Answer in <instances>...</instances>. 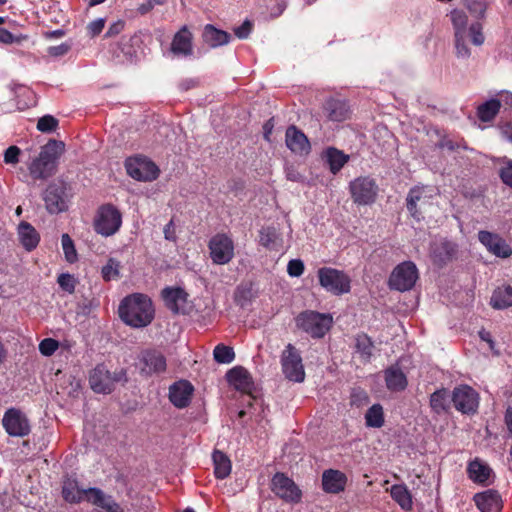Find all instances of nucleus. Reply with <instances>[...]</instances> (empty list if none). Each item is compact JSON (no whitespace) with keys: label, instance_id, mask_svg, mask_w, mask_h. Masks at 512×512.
Wrapping results in <instances>:
<instances>
[{"label":"nucleus","instance_id":"nucleus-1","mask_svg":"<svg viewBox=\"0 0 512 512\" xmlns=\"http://www.w3.org/2000/svg\"><path fill=\"white\" fill-rule=\"evenodd\" d=\"M451 22L454 29V43L456 56L458 58L467 59L471 55L467 40L475 46H481L485 42L483 26L480 22H473L468 25V17L462 10H453L450 14Z\"/></svg>","mask_w":512,"mask_h":512},{"label":"nucleus","instance_id":"nucleus-2","mask_svg":"<svg viewBox=\"0 0 512 512\" xmlns=\"http://www.w3.org/2000/svg\"><path fill=\"white\" fill-rule=\"evenodd\" d=\"M119 315L125 324L133 328L146 327L154 319L152 301L142 293L129 295L121 301Z\"/></svg>","mask_w":512,"mask_h":512},{"label":"nucleus","instance_id":"nucleus-3","mask_svg":"<svg viewBox=\"0 0 512 512\" xmlns=\"http://www.w3.org/2000/svg\"><path fill=\"white\" fill-rule=\"evenodd\" d=\"M64 143L49 140L42 148L39 156L29 165V172L34 179H47L54 175L58 159L64 152Z\"/></svg>","mask_w":512,"mask_h":512},{"label":"nucleus","instance_id":"nucleus-4","mask_svg":"<svg viewBox=\"0 0 512 512\" xmlns=\"http://www.w3.org/2000/svg\"><path fill=\"white\" fill-rule=\"evenodd\" d=\"M317 276L320 286L332 295L341 296L351 290V278L342 270L322 267L318 269Z\"/></svg>","mask_w":512,"mask_h":512},{"label":"nucleus","instance_id":"nucleus-5","mask_svg":"<svg viewBox=\"0 0 512 512\" xmlns=\"http://www.w3.org/2000/svg\"><path fill=\"white\" fill-rule=\"evenodd\" d=\"M296 326L313 338H322L331 328L333 319L330 314L315 311L300 313L296 319Z\"/></svg>","mask_w":512,"mask_h":512},{"label":"nucleus","instance_id":"nucleus-6","mask_svg":"<svg viewBox=\"0 0 512 512\" xmlns=\"http://www.w3.org/2000/svg\"><path fill=\"white\" fill-rule=\"evenodd\" d=\"M126 381V372L123 369L110 372L103 364L97 365L89 375V384L95 393L109 394L114 390L115 384Z\"/></svg>","mask_w":512,"mask_h":512},{"label":"nucleus","instance_id":"nucleus-7","mask_svg":"<svg viewBox=\"0 0 512 512\" xmlns=\"http://www.w3.org/2000/svg\"><path fill=\"white\" fill-rule=\"evenodd\" d=\"M349 191L355 204L371 205L377 198L379 187L374 178L360 176L349 183Z\"/></svg>","mask_w":512,"mask_h":512},{"label":"nucleus","instance_id":"nucleus-8","mask_svg":"<svg viewBox=\"0 0 512 512\" xmlns=\"http://www.w3.org/2000/svg\"><path fill=\"white\" fill-rule=\"evenodd\" d=\"M418 277V269L415 263L404 261L393 269L388 284L392 290L405 292L414 287Z\"/></svg>","mask_w":512,"mask_h":512},{"label":"nucleus","instance_id":"nucleus-9","mask_svg":"<svg viewBox=\"0 0 512 512\" xmlns=\"http://www.w3.org/2000/svg\"><path fill=\"white\" fill-rule=\"evenodd\" d=\"M281 367L284 376L293 382L301 383L305 379L302 357L298 349L288 344L281 354Z\"/></svg>","mask_w":512,"mask_h":512},{"label":"nucleus","instance_id":"nucleus-10","mask_svg":"<svg viewBox=\"0 0 512 512\" xmlns=\"http://www.w3.org/2000/svg\"><path fill=\"white\" fill-rule=\"evenodd\" d=\"M209 254L216 265H226L235 256V246L232 238L225 233H217L208 242Z\"/></svg>","mask_w":512,"mask_h":512},{"label":"nucleus","instance_id":"nucleus-11","mask_svg":"<svg viewBox=\"0 0 512 512\" xmlns=\"http://www.w3.org/2000/svg\"><path fill=\"white\" fill-rule=\"evenodd\" d=\"M122 224V216L119 210L111 204L99 208L94 223L95 231L102 236L114 235Z\"/></svg>","mask_w":512,"mask_h":512},{"label":"nucleus","instance_id":"nucleus-12","mask_svg":"<svg viewBox=\"0 0 512 512\" xmlns=\"http://www.w3.org/2000/svg\"><path fill=\"white\" fill-rule=\"evenodd\" d=\"M437 189L429 185H416L412 187L406 197V207L410 215L419 221L422 218L421 208L429 204L436 195Z\"/></svg>","mask_w":512,"mask_h":512},{"label":"nucleus","instance_id":"nucleus-13","mask_svg":"<svg viewBox=\"0 0 512 512\" xmlns=\"http://www.w3.org/2000/svg\"><path fill=\"white\" fill-rule=\"evenodd\" d=\"M451 401L463 414H474L479 407V394L468 385H459L452 391Z\"/></svg>","mask_w":512,"mask_h":512},{"label":"nucleus","instance_id":"nucleus-14","mask_svg":"<svg viewBox=\"0 0 512 512\" xmlns=\"http://www.w3.org/2000/svg\"><path fill=\"white\" fill-rule=\"evenodd\" d=\"M125 168L128 175L138 181H153L159 175V168L156 164L144 157L128 158Z\"/></svg>","mask_w":512,"mask_h":512},{"label":"nucleus","instance_id":"nucleus-15","mask_svg":"<svg viewBox=\"0 0 512 512\" xmlns=\"http://www.w3.org/2000/svg\"><path fill=\"white\" fill-rule=\"evenodd\" d=\"M2 425L7 434L12 437H25L31 431L27 416L17 408H9L5 411Z\"/></svg>","mask_w":512,"mask_h":512},{"label":"nucleus","instance_id":"nucleus-16","mask_svg":"<svg viewBox=\"0 0 512 512\" xmlns=\"http://www.w3.org/2000/svg\"><path fill=\"white\" fill-rule=\"evenodd\" d=\"M271 490L286 502L297 503L301 499V491L292 479L283 473H276L271 481Z\"/></svg>","mask_w":512,"mask_h":512},{"label":"nucleus","instance_id":"nucleus-17","mask_svg":"<svg viewBox=\"0 0 512 512\" xmlns=\"http://www.w3.org/2000/svg\"><path fill=\"white\" fill-rule=\"evenodd\" d=\"M478 240L489 253L496 257L506 259L512 255L510 245L497 233L481 230L478 232Z\"/></svg>","mask_w":512,"mask_h":512},{"label":"nucleus","instance_id":"nucleus-18","mask_svg":"<svg viewBox=\"0 0 512 512\" xmlns=\"http://www.w3.org/2000/svg\"><path fill=\"white\" fill-rule=\"evenodd\" d=\"M166 358L156 350H145L139 356V367L141 374L151 376L166 370Z\"/></svg>","mask_w":512,"mask_h":512},{"label":"nucleus","instance_id":"nucleus-19","mask_svg":"<svg viewBox=\"0 0 512 512\" xmlns=\"http://www.w3.org/2000/svg\"><path fill=\"white\" fill-rule=\"evenodd\" d=\"M65 191L62 185L52 183L44 191L43 200L49 213L55 214L66 210Z\"/></svg>","mask_w":512,"mask_h":512},{"label":"nucleus","instance_id":"nucleus-20","mask_svg":"<svg viewBox=\"0 0 512 512\" xmlns=\"http://www.w3.org/2000/svg\"><path fill=\"white\" fill-rule=\"evenodd\" d=\"M467 474L472 482L483 486L490 485L494 478L491 467L479 458H475L468 463Z\"/></svg>","mask_w":512,"mask_h":512},{"label":"nucleus","instance_id":"nucleus-21","mask_svg":"<svg viewBox=\"0 0 512 512\" xmlns=\"http://www.w3.org/2000/svg\"><path fill=\"white\" fill-rule=\"evenodd\" d=\"M457 246L447 239L435 240L430 245V256L436 265L443 266L452 260Z\"/></svg>","mask_w":512,"mask_h":512},{"label":"nucleus","instance_id":"nucleus-22","mask_svg":"<svg viewBox=\"0 0 512 512\" xmlns=\"http://www.w3.org/2000/svg\"><path fill=\"white\" fill-rule=\"evenodd\" d=\"M166 307L173 313H185L188 294L180 287H165L161 292Z\"/></svg>","mask_w":512,"mask_h":512},{"label":"nucleus","instance_id":"nucleus-23","mask_svg":"<svg viewBox=\"0 0 512 512\" xmlns=\"http://www.w3.org/2000/svg\"><path fill=\"white\" fill-rule=\"evenodd\" d=\"M285 142L293 153L303 155L310 152L311 146L307 136L294 125L287 128Z\"/></svg>","mask_w":512,"mask_h":512},{"label":"nucleus","instance_id":"nucleus-24","mask_svg":"<svg viewBox=\"0 0 512 512\" xmlns=\"http://www.w3.org/2000/svg\"><path fill=\"white\" fill-rule=\"evenodd\" d=\"M96 487L83 488L76 479L67 478L63 482L62 496L69 503H79L83 500L89 502L90 492Z\"/></svg>","mask_w":512,"mask_h":512},{"label":"nucleus","instance_id":"nucleus-25","mask_svg":"<svg viewBox=\"0 0 512 512\" xmlns=\"http://www.w3.org/2000/svg\"><path fill=\"white\" fill-rule=\"evenodd\" d=\"M89 503L95 506L91 512H123L122 507L111 495L105 494L101 489H92Z\"/></svg>","mask_w":512,"mask_h":512},{"label":"nucleus","instance_id":"nucleus-26","mask_svg":"<svg viewBox=\"0 0 512 512\" xmlns=\"http://www.w3.org/2000/svg\"><path fill=\"white\" fill-rule=\"evenodd\" d=\"M474 502L481 512H500L502 509L501 496L494 489L475 494Z\"/></svg>","mask_w":512,"mask_h":512},{"label":"nucleus","instance_id":"nucleus-27","mask_svg":"<svg viewBox=\"0 0 512 512\" xmlns=\"http://www.w3.org/2000/svg\"><path fill=\"white\" fill-rule=\"evenodd\" d=\"M193 390V386L188 381H178L171 385L169 399L175 407L184 408L190 403Z\"/></svg>","mask_w":512,"mask_h":512},{"label":"nucleus","instance_id":"nucleus-28","mask_svg":"<svg viewBox=\"0 0 512 512\" xmlns=\"http://www.w3.org/2000/svg\"><path fill=\"white\" fill-rule=\"evenodd\" d=\"M347 482L346 475L334 469L325 470L322 474L323 490L328 493H339L345 489Z\"/></svg>","mask_w":512,"mask_h":512},{"label":"nucleus","instance_id":"nucleus-29","mask_svg":"<svg viewBox=\"0 0 512 512\" xmlns=\"http://www.w3.org/2000/svg\"><path fill=\"white\" fill-rule=\"evenodd\" d=\"M171 51L176 55L190 56L192 54V35L186 27L180 29L174 36Z\"/></svg>","mask_w":512,"mask_h":512},{"label":"nucleus","instance_id":"nucleus-30","mask_svg":"<svg viewBox=\"0 0 512 512\" xmlns=\"http://www.w3.org/2000/svg\"><path fill=\"white\" fill-rule=\"evenodd\" d=\"M228 382L237 390L246 392L251 389L252 381L249 372L241 367L236 366L230 369L226 374Z\"/></svg>","mask_w":512,"mask_h":512},{"label":"nucleus","instance_id":"nucleus-31","mask_svg":"<svg viewBox=\"0 0 512 512\" xmlns=\"http://www.w3.org/2000/svg\"><path fill=\"white\" fill-rule=\"evenodd\" d=\"M385 382L387 389L393 392L403 391L408 385L406 375L397 366H391L385 370Z\"/></svg>","mask_w":512,"mask_h":512},{"label":"nucleus","instance_id":"nucleus-32","mask_svg":"<svg viewBox=\"0 0 512 512\" xmlns=\"http://www.w3.org/2000/svg\"><path fill=\"white\" fill-rule=\"evenodd\" d=\"M323 111L325 116L335 122L344 121L349 114L348 107L344 101L329 99L324 103Z\"/></svg>","mask_w":512,"mask_h":512},{"label":"nucleus","instance_id":"nucleus-33","mask_svg":"<svg viewBox=\"0 0 512 512\" xmlns=\"http://www.w3.org/2000/svg\"><path fill=\"white\" fill-rule=\"evenodd\" d=\"M322 157L329 166L330 172L334 175L349 161V155L334 147L327 148Z\"/></svg>","mask_w":512,"mask_h":512},{"label":"nucleus","instance_id":"nucleus-34","mask_svg":"<svg viewBox=\"0 0 512 512\" xmlns=\"http://www.w3.org/2000/svg\"><path fill=\"white\" fill-rule=\"evenodd\" d=\"M18 236L20 243L27 251L37 247L40 237L36 229L28 222H21L18 226Z\"/></svg>","mask_w":512,"mask_h":512},{"label":"nucleus","instance_id":"nucleus-35","mask_svg":"<svg viewBox=\"0 0 512 512\" xmlns=\"http://www.w3.org/2000/svg\"><path fill=\"white\" fill-rule=\"evenodd\" d=\"M231 35L223 30L215 28L213 25H206L203 31L204 42L212 48L227 44Z\"/></svg>","mask_w":512,"mask_h":512},{"label":"nucleus","instance_id":"nucleus-36","mask_svg":"<svg viewBox=\"0 0 512 512\" xmlns=\"http://www.w3.org/2000/svg\"><path fill=\"white\" fill-rule=\"evenodd\" d=\"M491 305L495 309H506L512 306V286L505 285L494 290Z\"/></svg>","mask_w":512,"mask_h":512},{"label":"nucleus","instance_id":"nucleus-37","mask_svg":"<svg viewBox=\"0 0 512 512\" xmlns=\"http://www.w3.org/2000/svg\"><path fill=\"white\" fill-rule=\"evenodd\" d=\"M216 478L225 479L231 473V461L222 451L215 450L212 454Z\"/></svg>","mask_w":512,"mask_h":512},{"label":"nucleus","instance_id":"nucleus-38","mask_svg":"<svg viewBox=\"0 0 512 512\" xmlns=\"http://www.w3.org/2000/svg\"><path fill=\"white\" fill-rule=\"evenodd\" d=\"M450 400L451 396L447 389H438L430 396V407L437 414L444 413L450 407Z\"/></svg>","mask_w":512,"mask_h":512},{"label":"nucleus","instance_id":"nucleus-39","mask_svg":"<svg viewBox=\"0 0 512 512\" xmlns=\"http://www.w3.org/2000/svg\"><path fill=\"white\" fill-rule=\"evenodd\" d=\"M390 495L402 509L410 510L412 508V497L406 485L395 484L391 486Z\"/></svg>","mask_w":512,"mask_h":512},{"label":"nucleus","instance_id":"nucleus-40","mask_svg":"<svg viewBox=\"0 0 512 512\" xmlns=\"http://www.w3.org/2000/svg\"><path fill=\"white\" fill-rule=\"evenodd\" d=\"M356 352L364 362H369L374 350V344L371 338L366 334H358L355 337Z\"/></svg>","mask_w":512,"mask_h":512},{"label":"nucleus","instance_id":"nucleus-41","mask_svg":"<svg viewBox=\"0 0 512 512\" xmlns=\"http://www.w3.org/2000/svg\"><path fill=\"white\" fill-rule=\"evenodd\" d=\"M365 425L369 428H381L384 425V411L381 404H373L365 413Z\"/></svg>","mask_w":512,"mask_h":512},{"label":"nucleus","instance_id":"nucleus-42","mask_svg":"<svg viewBox=\"0 0 512 512\" xmlns=\"http://www.w3.org/2000/svg\"><path fill=\"white\" fill-rule=\"evenodd\" d=\"M501 107V101L490 99L477 108V116L482 122H489L494 119Z\"/></svg>","mask_w":512,"mask_h":512},{"label":"nucleus","instance_id":"nucleus-43","mask_svg":"<svg viewBox=\"0 0 512 512\" xmlns=\"http://www.w3.org/2000/svg\"><path fill=\"white\" fill-rule=\"evenodd\" d=\"M260 244L268 249H276L280 240L279 233L273 227H265L260 230Z\"/></svg>","mask_w":512,"mask_h":512},{"label":"nucleus","instance_id":"nucleus-44","mask_svg":"<svg viewBox=\"0 0 512 512\" xmlns=\"http://www.w3.org/2000/svg\"><path fill=\"white\" fill-rule=\"evenodd\" d=\"M213 356L214 360L221 364H229L235 359L233 348L224 344H218L215 346Z\"/></svg>","mask_w":512,"mask_h":512},{"label":"nucleus","instance_id":"nucleus-45","mask_svg":"<svg viewBox=\"0 0 512 512\" xmlns=\"http://www.w3.org/2000/svg\"><path fill=\"white\" fill-rule=\"evenodd\" d=\"M61 245L64 252L65 260L69 263H74L78 259L77 251L71 237L64 233L61 236Z\"/></svg>","mask_w":512,"mask_h":512},{"label":"nucleus","instance_id":"nucleus-46","mask_svg":"<svg viewBox=\"0 0 512 512\" xmlns=\"http://www.w3.org/2000/svg\"><path fill=\"white\" fill-rule=\"evenodd\" d=\"M120 262L114 258H110L107 263L102 267V277L105 281H110L119 278Z\"/></svg>","mask_w":512,"mask_h":512},{"label":"nucleus","instance_id":"nucleus-47","mask_svg":"<svg viewBox=\"0 0 512 512\" xmlns=\"http://www.w3.org/2000/svg\"><path fill=\"white\" fill-rule=\"evenodd\" d=\"M58 127V120L52 115H44L37 122V129L43 133H50Z\"/></svg>","mask_w":512,"mask_h":512},{"label":"nucleus","instance_id":"nucleus-48","mask_svg":"<svg viewBox=\"0 0 512 512\" xmlns=\"http://www.w3.org/2000/svg\"><path fill=\"white\" fill-rule=\"evenodd\" d=\"M488 7L487 0H467V8L477 18L485 16Z\"/></svg>","mask_w":512,"mask_h":512},{"label":"nucleus","instance_id":"nucleus-49","mask_svg":"<svg viewBox=\"0 0 512 512\" xmlns=\"http://www.w3.org/2000/svg\"><path fill=\"white\" fill-rule=\"evenodd\" d=\"M28 36L24 34H12L8 30L0 27V43L3 44H20L22 41L27 40Z\"/></svg>","mask_w":512,"mask_h":512},{"label":"nucleus","instance_id":"nucleus-50","mask_svg":"<svg viewBox=\"0 0 512 512\" xmlns=\"http://www.w3.org/2000/svg\"><path fill=\"white\" fill-rule=\"evenodd\" d=\"M57 283L60 288L69 294L74 293L76 287L75 278L69 273H62L58 276Z\"/></svg>","mask_w":512,"mask_h":512},{"label":"nucleus","instance_id":"nucleus-51","mask_svg":"<svg viewBox=\"0 0 512 512\" xmlns=\"http://www.w3.org/2000/svg\"><path fill=\"white\" fill-rule=\"evenodd\" d=\"M369 402V396L361 388H354L351 392L350 403L352 406L362 407Z\"/></svg>","mask_w":512,"mask_h":512},{"label":"nucleus","instance_id":"nucleus-52","mask_svg":"<svg viewBox=\"0 0 512 512\" xmlns=\"http://www.w3.org/2000/svg\"><path fill=\"white\" fill-rule=\"evenodd\" d=\"M58 342L52 338H45L39 344V351L44 356H51L58 349Z\"/></svg>","mask_w":512,"mask_h":512},{"label":"nucleus","instance_id":"nucleus-53","mask_svg":"<svg viewBox=\"0 0 512 512\" xmlns=\"http://www.w3.org/2000/svg\"><path fill=\"white\" fill-rule=\"evenodd\" d=\"M304 263L300 259H292L288 262L287 273L291 277H299L304 272Z\"/></svg>","mask_w":512,"mask_h":512},{"label":"nucleus","instance_id":"nucleus-54","mask_svg":"<svg viewBox=\"0 0 512 512\" xmlns=\"http://www.w3.org/2000/svg\"><path fill=\"white\" fill-rule=\"evenodd\" d=\"M20 148L17 146H10L4 152V161L7 164H16L19 162Z\"/></svg>","mask_w":512,"mask_h":512},{"label":"nucleus","instance_id":"nucleus-55","mask_svg":"<svg viewBox=\"0 0 512 512\" xmlns=\"http://www.w3.org/2000/svg\"><path fill=\"white\" fill-rule=\"evenodd\" d=\"M104 26H105V19L97 18L88 24L87 30H88L90 36L94 37L102 32Z\"/></svg>","mask_w":512,"mask_h":512},{"label":"nucleus","instance_id":"nucleus-56","mask_svg":"<svg viewBox=\"0 0 512 512\" xmlns=\"http://www.w3.org/2000/svg\"><path fill=\"white\" fill-rule=\"evenodd\" d=\"M252 31V23L249 20H245L242 25L234 28V34L239 39H246Z\"/></svg>","mask_w":512,"mask_h":512},{"label":"nucleus","instance_id":"nucleus-57","mask_svg":"<svg viewBox=\"0 0 512 512\" xmlns=\"http://www.w3.org/2000/svg\"><path fill=\"white\" fill-rule=\"evenodd\" d=\"M70 48H71L70 44L62 43L57 46H50L47 49V53L53 57H60V56L67 54L69 52Z\"/></svg>","mask_w":512,"mask_h":512},{"label":"nucleus","instance_id":"nucleus-58","mask_svg":"<svg viewBox=\"0 0 512 512\" xmlns=\"http://www.w3.org/2000/svg\"><path fill=\"white\" fill-rule=\"evenodd\" d=\"M499 175L503 183L512 188V161H509L506 166L501 168Z\"/></svg>","mask_w":512,"mask_h":512},{"label":"nucleus","instance_id":"nucleus-59","mask_svg":"<svg viewBox=\"0 0 512 512\" xmlns=\"http://www.w3.org/2000/svg\"><path fill=\"white\" fill-rule=\"evenodd\" d=\"M124 21L118 20L110 25L105 33L106 38L114 37L118 35L124 29Z\"/></svg>","mask_w":512,"mask_h":512},{"label":"nucleus","instance_id":"nucleus-60","mask_svg":"<svg viewBox=\"0 0 512 512\" xmlns=\"http://www.w3.org/2000/svg\"><path fill=\"white\" fill-rule=\"evenodd\" d=\"M163 3V0H147L138 7V11L140 14H146L149 11H151L156 5H162Z\"/></svg>","mask_w":512,"mask_h":512},{"label":"nucleus","instance_id":"nucleus-61","mask_svg":"<svg viewBox=\"0 0 512 512\" xmlns=\"http://www.w3.org/2000/svg\"><path fill=\"white\" fill-rule=\"evenodd\" d=\"M164 238L168 241H176L175 226L173 220H170L164 227Z\"/></svg>","mask_w":512,"mask_h":512},{"label":"nucleus","instance_id":"nucleus-62","mask_svg":"<svg viewBox=\"0 0 512 512\" xmlns=\"http://www.w3.org/2000/svg\"><path fill=\"white\" fill-rule=\"evenodd\" d=\"M479 337H480L481 340H483L486 343H488L489 348L492 351H494L495 354H499L497 351H495V342L492 339V336H491L490 332L486 331L485 329H482V330L479 331Z\"/></svg>","mask_w":512,"mask_h":512},{"label":"nucleus","instance_id":"nucleus-63","mask_svg":"<svg viewBox=\"0 0 512 512\" xmlns=\"http://www.w3.org/2000/svg\"><path fill=\"white\" fill-rule=\"evenodd\" d=\"M498 101H501V106H503L505 109H512V93L505 91L500 94V98L497 99Z\"/></svg>","mask_w":512,"mask_h":512},{"label":"nucleus","instance_id":"nucleus-64","mask_svg":"<svg viewBox=\"0 0 512 512\" xmlns=\"http://www.w3.org/2000/svg\"><path fill=\"white\" fill-rule=\"evenodd\" d=\"M502 135L506 140L512 143V122H508L501 127Z\"/></svg>","mask_w":512,"mask_h":512}]
</instances>
